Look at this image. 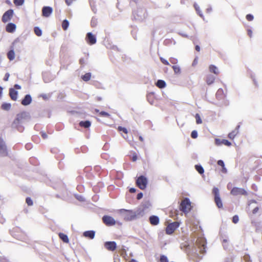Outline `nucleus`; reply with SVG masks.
Masks as SVG:
<instances>
[{"mask_svg":"<svg viewBox=\"0 0 262 262\" xmlns=\"http://www.w3.org/2000/svg\"><path fill=\"white\" fill-rule=\"evenodd\" d=\"M227 187L228 189L231 190L230 194L232 195L237 196L238 195H242L247 196L248 194V192L244 188L236 187L231 188L232 184L231 183H228Z\"/></svg>","mask_w":262,"mask_h":262,"instance_id":"f257e3e1","label":"nucleus"},{"mask_svg":"<svg viewBox=\"0 0 262 262\" xmlns=\"http://www.w3.org/2000/svg\"><path fill=\"white\" fill-rule=\"evenodd\" d=\"M120 213L122 214L126 221H132L137 217L136 213L133 210L121 209L119 210Z\"/></svg>","mask_w":262,"mask_h":262,"instance_id":"f03ea898","label":"nucleus"},{"mask_svg":"<svg viewBox=\"0 0 262 262\" xmlns=\"http://www.w3.org/2000/svg\"><path fill=\"white\" fill-rule=\"evenodd\" d=\"M148 180L146 177L144 176H140L137 178L136 181V184L141 190H144L147 187Z\"/></svg>","mask_w":262,"mask_h":262,"instance_id":"7ed1b4c3","label":"nucleus"},{"mask_svg":"<svg viewBox=\"0 0 262 262\" xmlns=\"http://www.w3.org/2000/svg\"><path fill=\"white\" fill-rule=\"evenodd\" d=\"M191 208V203L189 199L185 198L182 201L180 205V209L181 211L184 213H188L190 211Z\"/></svg>","mask_w":262,"mask_h":262,"instance_id":"20e7f679","label":"nucleus"},{"mask_svg":"<svg viewBox=\"0 0 262 262\" xmlns=\"http://www.w3.org/2000/svg\"><path fill=\"white\" fill-rule=\"evenodd\" d=\"M179 226L180 223L178 222H174L169 224L165 229L166 233L168 235L172 234Z\"/></svg>","mask_w":262,"mask_h":262,"instance_id":"39448f33","label":"nucleus"},{"mask_svg":"<svg viewBox=\"0 0 262 262\" xmlns=\"http://www.w3.org/2000/svg\"><path fill=\"white\" fill-rule=\"evenodd\" d=\"M213 193L214 195V202L218 208H221L223 207V204L221 198L220 196L219 190L217 188L214 187L212 190Z\"/></svg>","mask_w":262,"mask_h":262,"instance_id":"423d86ee","label":"nucleus"},{"mask_svg":"<svg viewBox=\"0 0 262 262\" xmlns=\"http://www.w3.org/2000/svg\"><path fill=\"white\" fill-rule=\"evenodd\" d=\"M103 222L107 226H111L116 224V221L112 216L104 215L102 217Z\"/></svg>","mask_w":262,"mask_h":262,"instance_id":"0eeeda50","label":"nucleus"},{"mask_svg":"<svg viewBox=\"0 0 262 262\" xmlns=\"http://www.w3.org/2000/svg\"><path fill=\"white\" fill-rule=\"evenodd\" d=\"M23 119L22 116L18 115L17 118L14 120L12 123V126L14 128H17L18 130L20 132H22L23 130V128L21 126H19V124L21 123V120Z\"/></svg>","mask_w":262,"mask_h":262,"instance_id":"6e6552de","label":"nucleus"},{"mask_svg":"<svg viewBox=\"0 0 262 262\" xmlns=\"http://www.w3.org/2000/svg\"><path fill=\"white\" fill-rule=\"evenodd\" d=\"M13 15V10L9 9L4 13L2 16V21L4 23H6L10 20Z\"/></svg>","mask_w":262,"mask_h":262,"instance_id":"1a4fd4ad","label":"nucleus"},{"mask_svg":"<svg viewBox=\"0 0 262 262\" xmlns=\"http://www.w3.org/2000/svg\"><path fill=\"white\" fill-rule=\"evenodd\" d=\"M104 247L108 251H114L116 249L117 245L115 242H106Z\"/></svg>","mask_w":262,"mask_h":262,"instance_id":"9d476101","label":"nucleus"},{"mask_svg":"<svg viewBox=\"0 0 262 262\" xmlns=\"http://www.w3.org/2000/svg\"><path fill=\"white\" fill-rule=\"evenodd\" d=\"M8 152L7 151V147L3 139L0 138V155L7 156Z\"/></svg>","mask_w":262,"mask_h":262,"instance_id":"9b49d317","label":"nucleus"},{"mask_svg":"<svg viewBox=\"0 0 262 262\" xmlns=\"http://www.w3.org/2000/svg\"><path fill=\"white\" fill-rule=\"evenodd\" d=\"M85 39L86 42L90 45H94L96 42L95 36L91 32L87 33Z\"/></svg>","mask_w":262,"mask_h":262,"instance_id":"f8f14e48","label":"nucleus"},{"mask_svg":"<svg viewBox=\"0 0 262 262\" xmlns=\"http://www.w3.org/2000/svg\"><path fill=\"white\" fill-rule=\"evenodd\" d=\"M53 12V9L49 6H45L42 9V15L45 17H48Z\"/></svg>","mask_w":262,"mask_h":262,"instance_id":"ddd939ff","label":"nucleus"},{"mask_svg":"<svg viewBox=\"0 0 262 262\" xmlns=\"http://www.w3.org/2000/svg\"><path fill=\"white\" fill-rule=\"evenodd\" d=\"M239 126H236V127L232 130L231 132L229 133L228 135V137L230 139L233 140L235 137L237 136V135L238 134Z\"/></svg>","mask_w":262,"mask_h":262,"instance_id":"4468645a","label":"nucleus"},{"mask_svg":"<svg viewBox=\"0 0 262 262\" xmlns=\"http://www.w3.org/2000/svg\"><path fill=\"white\" fill-rule=\"evenodd\" d=\"M150 224L152 226H156L159 223V218L156 215H151L149 218Z\"/></svg>","mask_w":262,"mask_h":262,"instance_id":"2eb2a0df","label":"nucleus"},{"mask_svg":"<svg viewBox=\"0 0 262 262\" xmlns=\"http://www.w3.org/2000/svg\"><path fill=\"white\" fill-rule=\"evenodd\" d=\"M32 98L30 95H26L25 98L21 101V104L23 105H28L31 103Z\"/></svg>","mask_w":262,"mask_h":262,"instance_id":"dca6fc26","label":"nucleus"},{"mask_svg":"<svg viewBox=\"0 0 262 262\" xmlns=\"http://www.w3.org/2000/svg\"><path fill=\"white\" fill-rule=\"evenodd\" d=\"M18 93L14 89L11 88L9 90V95L11 99L14 101H16L17 98Z\"/></svg>","mask_w":262,"mask_h":262,"instance_id":"f3484780","label":"nucleus"},{"mask_svg":"<svg viewBox=\"0 0 262 262\" xmlns=\"http://www.w3.org/2000/svg\"><path fill=\"white\" fill-rule=\"evenodd\" d=\"M16 29V26L13 23H9L6 28V30L7 32L9 33L13 32Z\"/></svg>","mask_w":262,"mask_h":262,"instance_id":"a211bd4d","label":"nucleus"},{"mask_svg":"<svg viewBox=\"0 0 262 262\" xmlns=\"http://www.w3.org/2000/svg\"><path fill=\"white\" fill-rule=\"evenodd\" d=\"M95 232L93 230L86 231L84 232L83 236L90 239H93L95 237Z\"/></svg>","mask_w":262,"mask_h":262,"instance_id":"6ab92c4d","label":"nucleus"},{"mask_svg":"<svg viewBox=\"0 0 262 262\" xmlns=\"http://www.w3.org/2000/svg\"><path fill=\"white\" fill-rule=\"evenodd\" d=\"M209 69L210 72L213 73L215 75H218L220 73L217 67L214 65H210L209 67Z\"/></svg>","mask_w":262,"mask_h":262,"instance_id":"aec40b11","label":"nucleus"},{"mask_svg":"<svg viewBox=\"0 0 262 262\" xmlns=\"http://www.w3.org/2000/svg\"><path fill=\"white\" fill-rule=\"evenodd\" d=\"M215 80V77L212 75H208L206 78V82L208 85L212 84Z\"/></svg>","mask_w":262,"mask_h":262,"instance_id":"412c9836","label":"nucleus"},{"mask_svg":"<svg viewBox=\"0 0 262 262\" xmlns=\"http://www.w3.org/2000/svg\"><path fill=\"white\" fill-rule=\"evenodd\" d=\"M58 235L60 238L62 239L63 242L66 243H68L69 242V238L66 234L63 233H59Z\"/></svg>","mask_w":262,"mask_h":262,"instance_id":"4be33fe9","label":"nucleus"},{"mask_svg":"<svg viewBox=\"0 0 262 262\" xmlns=\"http://www.w3.org/2000/svg\"><path fill=\"white\" fill-rule=\"evenodd\" d=\"M91 125V123L90 121H80L79 122V125L81 127H83L84 128H89Z\"/></svg>","mask_w":262,"mask_h":262,"instance_id":"5701e85b","label":"nucleus"},{"mask_svg":"<svg viewBox=\"0 0 262 262\" xmlns=\"http://www.w3.org/2000/svg\"><path fill=\"white\" fill-rule=\"evenodd\" d=\"M156 86L160 89H162L166 86V83L163 80H158L156 83Z\"/></svg>","mask_w":262,"mask_h":262,"instance_id":"b1692460","label":"nucleus"},{"mask_svg":"<svg viewBox=\"0 0 262 262\" xmlns=\"http://www.w3.org/2000/svg\"><path fill=\"white\" fill-rule=\"evenodd\" d=\"M7 57L10 60H13L15 58V53L13 50H11L8 52Z\"/></svg>","mask_w":262,"mask_h":262,"instance_id":"393cba45","label":"nucleus"},{"mask_svg":"<svg viewBox=\"0 0 262 262\" xmlns=\"http://www.w3.org/2000/svg\"><path fill=\"white\" fill-rule=\"evenodd\" d=\"M172 68L174 71L175 74H179L181 73V68L178 65H173Z\"/></svg>","mask_w":262,"mask_h":262,"instance_id":"a878e982","label":"nucleus"},{"mask_svg":"<svg viewBox=\"0 0 262 262\" xmlns=\"http://www.w3.org/2000/svg\"><path fill=\"white\" fill-rule=\"evenodd\" d=\"M95 111L97 113H98L99 115L100 116H102V117H110V115L107 112H105L104 111L99 112V111L98 109H95Z\"/></svg>","mask_w":262,"mask_h":262,"instance_id":"bb28decb","label":"nucleus"},{"mask_svg":"<svg viewBox=\"0 0 262 262\" xmlns=\"http://www.w3.org/2000/svg\"><path fill=\"white\" fill-rule=\"evenodd\" d=\"M91 78V74L90 73H86L82 76V79L84 81H88Z\"/></svg>","mask_w":262,"mask_h":262,"instance_id":"cd10ccee","label":"nucleus"},{"mask_svg":"<svg viewBox=\"0 0 262 262\" xmlns=\"http://www.w3.org/2000/svg\"><path fill=\"white\" fill-rule=\"evenodd\" d=\"M195 168L200 174H203L204 172V168L201 165H195Z\"/></svg>","mask_w":262,"mask_h":262,"instance_id":"c85d7f7f","label":"nucleus"},{"mask_svg":"<svg viewBox=\"0 0 262 262\" xmlns=\"http://www.w3.org/2000/svg\"><path fill=\"white\" fill-rule=\"evenodd\" d=\"M69 25V21L67 19L63 20L62 23V28L64 30H66Z\"/></svg>","mask_w":262,"mask_h":262,"instance_id":"c756f323","label":"nucleus"},{"mask_svg":"<svg viewBox=\"0 0 262 262\" xmlns=\"http://www.w3.org/2000/svg\"><path fill=\"white\" fill-rule=\"evenodd\" d=\"M34 33L37 36H40L42 35V31L37 27L34 28Z\"/></svg>","mask_w":262,"mask_h":262,"instance_id":"7c9ffc66","label":"nucleus"},{"mask_svg":"<svg viewBox=\"0 0 262 262\" xmlns=\"http://www.w3.org/2000/svg\"><path fill=\"white\" fill-rule=\"evenodd\" d=\"M11 104L10 103H5L2 105V108L4 110L8 111L11 108Z\"/></svg>","mask_w":262,"mask_h":262,"instance_id":"2f4dec72","label":"nucleus"},{"mask_svg":"<svg viewBox=\"0 0 262 262\" xmlns=\"http://www.w3.org/2000/svg\"><path fill=\"white\" fill-rule=\"evenodd\" d=\"M14 5L16 6H19L23 5L24 0H13Z\"/></svg>","mask_w":262,"mask_h":262,"instance_id":"473e14b6","label":"nucleus"},{"mask_svg":"<svg viewBox=\"0 0 262 262\" xmlns=\"http://www.w3.org/2000/svg\"><path fill=\"white\" fill-rule=\"evenodd\" d=\"M195 118L196 119V124H201L202 123V119H201L200 116L199 114H195Z\"/></svg>","mask_w":262,"mask_h":262,"instance_id":"72a5a7b5","label":"nucleus"},{"mask_svg":"<svg viewBox=\"0 0 262 262\" xmlns=\"http://www.w3.org/2000/svg\"><path fill=\"white\" fill-rule=\"evenodd\" d=\"M217 164H218V165L221 166L223 167V171H224V172L226 171V169L225 167V165H224V163L223 161H222L221 160H219L217 161Z\"/></svg>","mask_w":262,"mask_h":262,"instance_id":"f704fd0d","label":"nucleus"},{"mask_svg":"<svg viewBox=\"0 0 262 262\" xmlns=\"http://www.w3.org/2000/svg\"><path fill=\"white\" fill-rule=\"evenodd\" d=\"M222 144H224L227 146H230L231 145V143L226 139H222Z\"/></svg>","mask_w":262,"mask_h":262,"instance_id":"c9c22d12","label":"nucleus"},{"mask_svg":"<svg viewBox=\"0 0 262 262\" xmlns=\"http://www.w3.org/2000/svg\"><path fill=\"white\" fill-rule=\"evenodd\" d=\"M205 248H206L205 244L203 242L201 245V247H200V252L202 254L204 253L206 251Z\"/></svg>","mask_w":262,"mask_h":262,"instance_id":"e433bc0d","label":"nucleus"},{"mask_svg":"<svg viewBox=\"0 0 262 262\" xmlns=\"http://www.w3.org/2000/svg\"><path fill=\"white\" fill-rule=\"evenodd\" d=\"M26 203L27 204V205L28 206H32L33 204V201L32 200V199L29 198V197H28L26 198Z\"/></svg>","mask_w":262,"mask_h":262,"instance_id":"4c0bfd02","label":"nucleus"},{"mask_svg":"<svg viewBox=\"0 0 262 262\" xmlns=\"http://www.w3.org/2000/svg\"><path fill=\"white\" fill-rule=\"evenodd\" d=\"M160 262H168L167 257L164 255H161L160 258Z\"/></svg>","mask_w":262,"mask_h":262,"instance_id":"58836bf2","label":"nucleus"},{"mask_svg":"<svg viewBox=\"0 0 262 262\" xmlns=\"http://www.w3.org/2000/svg\"><path fill=\"white\" fill-rule=\"evenodd\" d=\"M118 130L120 132H122L126 134L128 133L127 129L126 128L123 127L122 126H119L118 127Z\"/></svg>","mask_w":262,"mask_h":262,"instance_id":"ea45409f","label":"nucleus"},{"mask_svg":"<svg viewBox=\"0 0 262 262\" xmlns=\"http://www.w3.org/2000/svg\"><path fill=\"white\" fill-rule=\"evenodd\" d=\"M170 62L173 65H177L178 63V60L177 59L174 58V57H171L169 59Z\"/></svg>","mask_w":262,"mask_h":262,"instance_id":"a19ab883","label":"nucleus"},{"mask_svg":"<svg viewBox=\"0 0 262 262\" xmlns=\"http://www.w3.org/2000/svg\"><path fill=\"white\" fill-rule=\"evenodd\" d=\"M191 137L193 139H195L198 137V133L196 130H193L191 133Z\"/></svg>","mask_w":262,"mask_h":262,"instance_id":"79ce46f5","label":"nucleus"},{"mask_svg":"<svg viewBox=\"0 0 262 262\" xmlns=\"http://www.w3.org/2000/svg\"><path fill=\"white\" fill-rule=\"evenodd\" d=\"M160 61L162 62V63H163L164 64L167 65V66L169 65V62L167 60L163 58V57H160Z\"/></svg>","mask_w":262,"mask_h":262,"instance_id":"37998d69","label":"nucleus"},{"mask_svg":"<svg viewBox=\"0 0 262 262\" xmlns=\"http://www.w3.org/2000/svg\"><path fill=\"white\" fill-rule=\"evenodd\" d=\"M239 221L238 216L237 215H235L232 217V222L234 224L238 223Z\"/></svg>","mask_w":262,"mask_h":262,"instance_id":"c03bdc74","label":"nucleus"},{"mask_svg":"<svg viewBox=\"0 0 262 262\" xmlns=\"http://www.w3.org/2000/svg\"><path fill=\"white\" fill-rule=\"evenodd\" d=\"M246 18L248 21H252L253 20L254 17L252 15L249 14L246 15Z\"/></svg>","mask_w":262,"mask_h":262,"instance_id":"a18cd8bd","label":"nucleus"},{"mask_svg":"<svg viewBox=\"0 0 262 262\" xmlns=\"http://www.w3.org/2000/svg\"><path fill=\"white\" fill-rule=\"evenodd\" d=\"M215 144L217 146H220L222 144V140H221L220 139H215Z\"/></svg>","mask_w":262,"mask_h":262,"instance_id":"49530a36","label":"nucleus"},{"mask_svg":"<svg viewBox=\"0 0 262 262\" xmlns=\"http://www.w3.org/2000/svg\"><path fill=\"white\" fill-rule=\"evenodd\" d=\"M79 63L81 66H84L85 63V60L84 58H81L79 60Z\"/></svg>","mask_w":262,"mask_h":262,"instance_id":"de8ad7c7","label":"nucleus"},{"mask_svg":"<svg viewBox=\"0 0 262 262\" xmlns=\"http://www.w3.org/2000/svg\"><path fill=\"white\" fill-rule=\"evenodd\" d=\"M75 1L76 0H65V2L68 6H70L73 3V2Z\"/></svg>","mask_w":262,"mask_h":262,"instance_id":"09e8293b","label":"nucleus"},{"mask_svg":"<svg viewBox=\"0 0 262 262\" xmlns=\"http://www.w3.org/2000/svg\"><path fill=\"white\" fill-rule=\"evenodd\" d=\"M40 134H41V137H42V138L43 139H47V138L48 136H47V135L46 134V133H44V132H41V133H40Z\"/></svg>","mask_w":262,"mask_h":262,"instance_id":"8fccbe9b","label":"nucleus"},{"mask_svg":"<svg viewBox=\"0 0 262 262\" xmlns=\"http://www.w3.org/2000/svg\"><path fill=\"white\" fill-rule=\"evenodd\" d=\"M143 197V193L142 192L139 193L137 195V199L140 200Z\"/></svg>","mask_w":262,"mask_h":262,"instance_id":"3c124183","label":"nucleus"},{"mask_svg":"<svg viewBox=\"0 0 262 262\" xmlns=\"http://www.w3.org/2000/svg\"><path fill=\"white\" fill-rule=\"evenodd\" d=\"M259 210V207H255V208L253 209V210H252V213L253 214H255Z\"/></svg>","mask_w":262,"mask_h":262,"instance_id":"603ef678","label":"nucleus"},{"mask_svg":"<svg viewBox=\"0 0 262 262\" xmlns=\"http://www.w3.org/2000/svg\"><path fill=\"white\" fill-rule=\"evenodd\" d=\"M9 76H10V75H9V73H6V74H5V77H4V80L5 81H7V80H8V78H9Z\"/></svg>","mask_w":262,"mask_h":262,"instance_id":"864d4df0","label":"nucleus"},{"mask_svg":"<svg viewBox=\"0 0 262 262\" xmlns=\"http://www.w3.org/2000/svg\"><path fill=\"white\" fill-rule=\"evenodd\" d=\"M247 33L249 36L250 37H251L252 35V31L251 30L249 29L248 30Z\"/></svg>","mask_w":262,"mask_h":262,"instance_id":"5fc2aeb1","label":"nucleus"},{"mask_svg":"<svg viewBox=\"0 0 262 262\" xmlns=\"http://www.w3.org/2000/svg\"><path fill=\"white\" fill-rule=\"evenodd\" d=\"M136 191V189L134 188H131L130 189H129V192L130 193H134Z\"/></svg>","mask_w":262,"mask_h":262,"instance_id":"6e6d98bb","label":"nucleus"},{"mask_svg":"<svg viewBox=\"0 0 262 262\" xmlns=\"http://www.w3.org/2000/svg\"><path fill=\"white\" fill-rule=\"evenodd\" d=\"M14 88L16 89H17V90H19L21 89V86L20 85H19L18 84H15L14 85Z\"/></svg>","mask_w":262,"mask_h":262,"instance_id":"4d7b16f0","label":"nucleus"},{"mask_svg":"<svg viewBox=\"0 0 262 262\" xmlns=\"http://www.w3.org/2000/svg\"><path fill=\"white\" fill-rule=\"evenodd\" d=\"M195 49L198 52H199L200 51V48L198 45H196L195 46Z\"/></svg>","mask_w":262,"mask_h":262,"instance_id":"13d9d810","label":"nucleus"},{"mask_svg":"<svg viewBox=\"0 0 262 262\" xmlns=\"http://www.w3.org/2000/svg\"><path fill=\"white\" fill-rule=\"evenodd\" d=\"M137 159V156H136V155H135V156H134L133 157V161H136Z\"/></svg>","mask_w":262,"mask_h":262,"instance_id":"bf43d9fd","label":"nucleus"},{"mask_svg":"<svg viewBox=\"0 0 262 262\" xmlns=\"http://www.w3.org/2000/svg\"><path fill=\"white\" fill-rule=\"evenodd\" d=\"M3 89L2 87L0 86V97H1Z\"/></svg>","mask_w":262,"mask_h":262,"instance_id":"052dcab7","label":"nucleus"},{"mask_svg":"<svg viewBox=\"0 0 262 262\" xmlns=\"http://www.w3.org/2000/svg\"><path fill=\"white\" fill-rule=\"evenodd\" d=\"M30 146L31 145H29V144H27L26 145V148L28 149H30Z\"/></svg>","mask_w":262,"mask_h":262,"instance_id":"680f3d73","label":"nucleus"},{"mask_svg":"<svg viewBox=\"0 0 262 262\" xmlns=\"http://www.w3.org/2000/svg\"><path fill=\"white\" fill-rule=\"evenodd\" d=\"M139 140H140L141 141H142V142H143V138H142V137H141V136H140V137H139Z\"/></svg>","mask_w":262,"mask_h":262,"instance_id":"e2e57ef3","label":"nucleus"},{"mask_svg":"<svg viewBox=\"0 0 262 262\" xmlns=\"http://www.w3.org/2000/svg\"><path fill=\"white\" fill-rule=\"evenodd\" d=\"M129 262H137L136 260L132 259Z\"/></svg>","mask_w":262,"mask_h":262,"instance_id":"0e129e2a","label":"nucleus"},{"mask_svg":"<svg viewBox=\"0 0 262 262\" xmlns=\"http://www.w3.org/2000/svg\"><path fill=\"white\" fill-rule=\"evenodd\" d=\"M91 25H92V27L94 26V25L93 24V22L92 21L91 22Z\"/></svg>","mask_w":262,"mask_h":262,"instance_id":"69168bd1","label":"nucleus"},{"mask_svg":"<svg viewBox=\"0 0 262 262\" xmlns=\"http://www.w3.org/2000/svg\"><path fill=\"white\" fill-rule=\"evenodd\" d=\"M199 15H200V16H201V17H202V16H202V15L201 14H200V13H199Z\"/></svg>","mask_w":262,"mask_h":262,"instance_id":"338daca9","label":"nucleus"},{"mask_svg":"<svg viewBox=\"0 0 262 262\" xmlns=\"http://www.w3.org/2000/svg\"><path fill=\"white\" fill-rule=\"evenodd\" d=\"M7 3L9 4L10 3L9 1H7Z\"/></svg>","mask_w":262,"mask_h":262,"instance_id":"774afa93","label":"nucleus"}]
</instances>
